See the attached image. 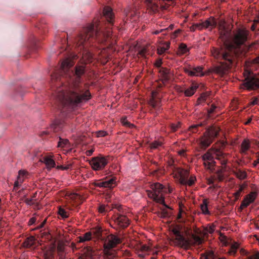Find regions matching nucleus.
I'll return each instance as SVG.
<instances>
[{
	"label": "nucleus",
	"mask_w": 259,
	"mask_h": 259,
	"mask_svg": "<svg viewBox=\"0 0 259 259\" xmlns=\"http://www.w3.org/2000/svg\"><path fill=\"white\" fill-rule=\"evenodd\" d=\"M35 241V238L33 236H30L23 242V246L25 248H30L34 244Z\"/></svg>",
	"instance_id": "obj_21"
},
{
	"label": "nucleus",
	"mask_w": 259,
	"mask_h": 259,
	"mask_svg": "<svg viewBox=\"0 0 259 259\" xmlns=\"http://www.w3.org/2000/svg\"><path fill=\"white\" fill-rule=\"evenodd\" d=\"M151 188L152 190L147 191L148 197L152 199L156 202L162 204L166 208H168L165 203L164 198L161 193L162 192L167 193L166 189L162 185L158 183L152 184Z\"/></svg>",
	"instance_id": "obj_4"
},
{
	"label": "nucleus",
	"mask_w": 259,
	"mask_h": 259,
	"mask_svg": "<svg viewBox=\"0 0 259 259\" xmlns=\"http://www.w3.org/2000/svg\"><path fill=\"white\" fill-rule=\"evenodd\" d=\"M42 162H44L48 168H51L55 166V162L52 159V156L48 155L42 158Z\"/></svg>",
	"instance_id": "obj_19"
},
{
	"label": "nucleus",
	"mask_w": 259,
	"mask_h": 259,
	"mask_svg": "<svg viewBox=\"0 0 259 259\" xmlns=\"http://www.w3.org/2000/svg\"><path fill=\"white\" fill-rule=\"evenodd\" d=\"M107 135V133L104 131H100L97 133L98 137H103Z\"/></svg>",
	"instance_id": "obj_51"
},
{
	"label": "nucleus",
	"mask_w": 259,
	"mask_h": 259,
	"mask_svg": "<svg viewBox=\"0 0 259 259\" xmlns=\"http://www.w3.org/2000/svg\"><path fill=\"white\" fill-rule=\"evenodd\" d=\"M73 64L71 59L66 58L61 63L59 70L51 75L52 84L57 88L54 93L56 103L63 112L75 109L92 97L86 88L88 84H82L85 65H76L73 70L70 69Z\"/></svg>",
	"instance_id": "obj_1"
},
{
	"label": "nucleus",
	"mask_w": 259,
	"mask_h": 259,
	"mask_svg": "<svg viewBox=\"0 0 259 259\" xmlns=\"http://www.w3.org/2000/svg\"><path fill=\"white\" fill-rule=\"evenodd\" d=\"M184 215H186V213L182 209H180L177 216V220L180 223H185L186 220Z\"/></svg>",
	"instance_id": "obj_34"
},
{
	"label": "nucleus",
	"mask_w": 259,
	"mask_h": 259,
	"mask_svg": "<svg viewBox=\"0 0 259 259\" xmlns=\"http://www.w3.org/2000/svg\"><path fill=\"white\" fill-rule=\"evenodd\" d=\"M103 16L108 23L107 26H101L100 22L96 20L94 23L83 28L82 31L75 38L74 44L80 51L85 49L93 39L101 44L113 43L110 41L112 39L110 26L113 25L114 22L112 9L105 7L103 10Z\"/></svg>",
	"instance_id": "obj_3"
},
{
	"label": "nucleus",
	"mask_w": 259,
	"mask_h": 259,
	"mask_svg": "<svg viewBox=\"0 0 259 259\" xmlns=\"http://www.w3.org/2000/svg\"><path fill=\"white\" fill-rule=\"evenodd\" d=\"M46 220H45L42 223H41L39 225H38L37 227H36V229H40V228H42L44 227L45 224H46Z\"/></svg>",
	"instance_id": "obj_59"
},
{
	"label": "nucleus",
	"mask_w": 259,
	"mask_h": 259,
	"mask_svg": "<svg viewBox=\"0 0 259 259\" xmlns=\"http://www.w3.org/2000/svg\"><path fill=\"white\" fill-rule=\"evenodd\" d=\"M83 253L87 259H96L97 257V252L90 246H87L83 249Z\"/></svg>",
	"instance_id": "obj_17"
},
{
	"label": "nucleus",
	"mask_w": 259,
	"mask_h": 259,
	"mask_svg": "<svg viewBox=\"0 0 259 259\" xmlns=\"http://www.w3.org/2000/svg\"><path fill=\"white\" fill-rule=\"evenodd\" d=\"M202 126V123L193 124L190 126L189 130L192 133H197V132H198V128Z\"/></svg>",
	"instance_id": "obj_42"
},
{
	"label": "nucleus",
	"mask_w": 259,
	"mask_h": 259,
	"mask_svg": "<svg viewBox=\"0 0 259 259\" xmlns=\"http://www.w3.org/2000/svg\"><path fill=\"white\" fill-rule=\"evenodd\" d=\"M58 146L59 147L69 148L70 147V145L68 140L62 139L61 137H59V141L58 143Z\"/></svg>",
	"instance_id": "obj_28"
},
{
	"label": "nucleus",
	"mask_w": 259,
	"mask_h": 259,
	"mask_svg": "<svg viewBox=\"0 0 259 259\" xmlns=\"http://www.w3.org/2000/svg\"><path fill=\"white\" fill-rule=\"evenodd\" d=\"M91 185L100 188L112 189L116 185V179L111 178L105 180H96L91 183Z\"/></svg>",
	"instance_id": "obj_10"
},
{
	"label": "nucleus",
	"mask_w": 259,
	"mask_h": 259,
	"mask_svg": "<svg viewBox=\"0 0 259 259\" xmlns=\"http://www.w3.org/2000/svg\"><path fill=\"white\" fill-rule=\"evenodd\" d=\"M203 164L206 168L213 170L215 165V161L203 160Z\"/></svg>",
	"instance_id": "obj_31"
},
{
	"label": "nucleus",
	"mask_w": 259,
	"mask_h": 259,
	"mask_svg": "<svg viewBox=\"0 0 259 259\" xmlns=\"http://www.w3.org/2000/svg\"><path fill=\"white\" fill-rule=\"evenodd\" d=\"M114 221L117 225L122 228H126L130 224V220L126 216L118 214L114 215Z\"/></svg>",
	"instance_id": "obj_13"
},
{
	"label": "nucleus",
	"mask_w": 259,
	"mask_h": 259,
	"mask_svg": "<svg viewBox=\"0 0 259 259\" xmlns=\"http://www.w3.org/2000/svg\"><path fill=\"white\" fill-rule=\"evenodd\" d=\"M179 127V123L178 124H172L171 125V128L173 132L176 131Z\"/></svg>",
	"instance_id": "obj_54"
},
{
	"label": "nucleus",
	"mask_w": 259,
	"mask_h": 259,
	"mask_svg": "<svg viewBox=\"0 0 259 259\" xmlns=\"http://www.w3.org/2000/svg\"><path fill=\"white\" fill-rule=\"evenodd\" d=\"M244 88L252 90L259 88V79L254 75L249 74L243 83Z\"/></svg>",
	"instance_id": "obj_8"
},
{
	"label": "nucleus",
	"mask_w": 259,
	"mask_h": 259,
	"mask_svg": "<svg viewBox=\"0 0 259 259\" xmlns=\"http://www.w3.org/2000/svg\"><path fill=\"white\" fill-rule=\"evenodd\" d=\"M36 218L34 217L31 218L29 221L28 225L30 226L34 224L36 222Z\"/></svg>",
	"instance_id": "obj_58"
},
{
	"label": "nucleus",
	"mask_w": 259,
	"mask_h": 259,
	"mask_svg": "<svg viewBox=\"0 0 259 259\" xmlns=\"http://www.w3.org/2000/svg\"><path fill=\"white\" fill-rule=\"evenodd\" d=\"M149 104L154 109L159 107L160 106L159 101L156 100L153 98L150 99Z\"/></svg>",
	"instance_id": "obj_36"
},
{
	"label": "nucleus",
	"mask_w": 259,
	"mask_h": 259,
	"mask_svg": "<svg viewBox=\"0 0 259 259\" xmlns=\"http://www.w3.org/2000/svg\"><path fill=\"white\" fill-rule=\"evenodd\" d=\"M209 258L204 253L202 254L200 256V259H208Z\"/></svg>",
	"instance_id": "obj_64"
},
{
	"label": "nucleus",
	"mask_w": 259,
	"mask_h": 259,
	"mask_svg": "<svg viewBox=\"0 0 259 259\" xmlns=\"http://www.w3.org/2000/svg\"><path fill=\"white\" fill-rule=\"evenodd\" d=\"M182 227L176 226L172 229V232L175 236V241L177 245L185 249L189 248L191 243L190 241L186 238L181 232Z\"/></svg>",
	"instance_id": "obj_7"
},
{
	"label": "nucleus",
	"mask_w": 259,
	"mask_h": 259,
	"mask_svg": "<svg viewBox=\"0 0 259 259\" xmlns=\"http://www.w3.org/2000/svg\"><path fill=\"white\" fill-rule=\"evenodd\" d=\"M82 55L83 59L84 60V61L90 62L91 61V60L93 58L92 54L87 50H85L83 52Z\"/></svg>",
	"instance_id": "obj_33"
},
{
	"label": "nucleus",
	"mask_w": 259,
	"mask_h": 259,
	"mask_svg": "<svg viewBox=\"0 0 259 259\" xmlns=\"http://www.w3.org/2000/svg\"><path fill=\"white\" fill-rule=\"evenodd\" d=\"M193 27H195V28H196V29H198L199 30H201V29H203L202 22L200 23L194 24H193Z\"/></svg>",
	"instance_id": "obj_52"
},
{
	"label": "nucleus",
	"mask_w": 259,
	"mask_h": 259,
	"mask_svg": "<svg viewBox=\"0 0 259 259\" xmlns=\"http://www.w3.org/2000/svg\"><path fill=\"white\" fill-rule=\"evenodd\" d=\"M148 8L152 12H155L157 10L158 6L152 0H145Z\"/></svg>",
	"instance_id": "obj_27"
},
{
	"label": "nucleus",
	"mask_w": 259,
	"mask_h": 259,
	"mask_svg": "<svg viewBox=\"0 0 259 259\" xmlns=\"http://www.w3.org/2000/svg\"><path fill=\"white\" fill-rule=\"evenodd\" d=\"M252 63L254 64H259V56L256 57L252 60Z\"/></svg>",
	"instance_id": "obj_62"
},
{
	"label": "nucleus",
	"mask_w": 259,
	"mask_h": 259,
	"mask_svg": "<svg viewBox=\"0 0 259 259\" xmlns=\"http://www.w3.org/2000/svg\"><path fill=\"white\" fill-rule=\"evenodd\" d=\"M189 50L186 44L181 43L180 44L177 51V54L179 56L185 55L189 52Z\"/></svg>",
	"instance_id": "obj_22"
},
{
	"label": "nucleus",
	"mask_w": 259,
	"mask_h": 259,
	"mask_svg": "<svg viewBox=\"0 0 259 259\" xmlns=\"http://www.w3.org/2000/svg\"><path fill=\"white\" fill-rule=\"evenodd\" d=\"M243 190H244V187L242 185L240 186L239 190H237L234 193V195H235L236 199H239V197L240 196L241 193L243 191Z\"/></svg>",
	"instance_id": "obj_46"
},
{
	"label": "nucleus",
	"mask_w": 259,
	"mask_h": 259,
	"mask_svg": "<svg viewBox=\"0 0 259 259\" xmlns=\"http://www.w3.org/2000/svg\"><path fill=\"white\" fill-rule=\"evenodd\" d=\"M217 107L213 105V104H212L211 105V107L210 108V109L208 110V113L209 114H212L214 112L215 109H216Z\"/></svg>",
	"instance_id": "obj_56"
},
{
	"label": "nucleus",
	"mask_w": 259,
	"mask_h": 259,
	"mask_svg": "<svg viewBox=\"0 0 259 259\" xmlns=\"http://www.w3.org/2000/svg\"><path fill=\"white\" fill-rule=\"evenodd\" d=\"M92 233L91 232H88L85 233L83 236H79L78 242H83L90 240L92 238Z\"/></svg>",
	"instance_id": "obj_29"
},
{
	"label": "nucleus",
	"mask_w": 259,
	"mask_h": 259,
	"mask_svg": "<svg viewBox=\"0 0 259 259\" xmlns=\"http://www.w3.org/2000/svg\"><path fill=\"white\" fill-rule=\"evenodd\" d=\"M26 173H27L26 171H25L24 170H19V175L18 176L17 180L19 181V182L20 184H22L23 182V181L24 180V176L26 175Z\"/></svg>",
	"instance_id": "obj_35"
},
{
	"label": "nucleus",
	"mask_w": 259,
	"mask_h": 259,
	"mask_svg": "<svg viewBox=\"0 0 259 259\" xmlns=\"http://www.w3.org/2000/svg\"><path fill=\"white\" fill-rule=\"evenodd\" d=\"M248 34L249 31L246 28H238L233 32L232 43L225 42L220 48H211L212 56L222 61V65L216 68V72L218 74L221 75L225 74L234 65L237 56L240 51V47L247 41Z\"/></svg>",
	"instance_id": "obj_2"
},
{
	"label": "nucleus",
	"mask_w": 259,
	"mask_h": 259,
	"mask_svg": "<svg viewBox=\"0 0 259 259\" xmlns=\"http://www.w3.org/2000/svg\"><path fill=\"white\" fill-rule=\"evenodd\" d=\"M196 180L195 177L191 176L189 179H187L186 184L184 185H188L191 186L193 185Z\"/></svg>",
	"instance_id": "obj_41"
},
{
	"label": "nucleus",
	"mask_w": 259,
	"mask_h": 259,
	"mask_svg": "<svg viewBox=\"0 0 259 259\" xmlns=\"http://www.w3.org/2000/svg\"><path fill=\"white\" fill-rule=\"evenodd\" d=\"M220 142H221V146H222V147H225V146H226V145H227V141H225V140H222V141H220Z\"/></svg>",
	"instance_id": "obj_63"
},
{
	"label": "nucleus",
	"mask_w": 259,
	"mask_h": 259,
	"mask_svg": "<svg viewBox=\"0 0 259 259\" xmlns=\"http://www.w3.org/2000/svg\"><path fill=\"white\" fill-rule=\"evenodd\" d=\"M162 143L160 141H155L150 144V147L151 149H157L161 146Z\"/></svg>",
	"instance_id": "obj_44"
},
{
	"label": "nucleus",
	"mask_w": 259,
	"mask_h": 259,
	"mask_svg": "<svg viewBox=\"0 0 259 259\" xmlns=\"http://www.w3.org/2000/svg\"><path fill=\"white\" fill-rule=\"evenodd\" d=\"M21 184L19 182V181H16L14 183V189H16V188H18Z\"/></svg>",
	"instance_id": "obj_61"
},
{
	"label": "nucleus",
	"mask_w": 259,
	"mask_h": 259,
	"mask_svg": "<svg viewBox=\"0 0 259 259\" xmlns=\"http://www.w3.org/2000/svg\"><path fill=\"white\" fill-rule=\"evenodd\" d=\"M234 173L235 176L241 180L245 179L247 177V173L240 169L236 170Z\"/></svg>",
	"instance_id": "obj_25"
},
{
	"label": "nucleus",
	"mask_w": 259,
	"mask_h": 259,
	"mask_svg": "<svg viewBox=\"0 0 259 259\" xmlns=\"http://www.w3.org/2000/svg\"><path fill=\"white\" fill-rule=\"evenodd\" d=\"M94 151L93 149L88 150L86 151V155L88 156H91Z\"/></svg>",
	"instance_id": "obj_60"
},
{
	"label": "nucleus",
	"mask_w": 259,
	"mask_h": 259,
	"mask_svg": "<svg viewBox=\"0 0 259 259\" xmlns=\"http://www.w3.org/2000/svg\"><path fill=\"white\" fill-rule=\"evenodd\" d=\"M163 79L167 81L170 79V70L166 68H161L159 71Z\"/></svg>",
	"instance_id": "obj_26"
},
{
	"label": "nucleus",
	"mask_w": 259,
	"mask_h": 259,
	"mask_svg": "<svg viewBox=\"0 0 259 259\" xmlns=\"http://www.w3.org/2000/svg\"><path fill=\"white\" fill-rule=\"evenodd\" d=\"M91 232L97 237H100L102 235V229L99 227L94 228Z\"/></svg>",
	"instance_id": "obj_38"
},
{
	"label": "nucleus",
	"mask_w": 259,
	"mask_h": 259,
	"mask_svg": "<svg viewBox=\"0 0 259 259\" xmlns=\"http://www.w3.org/2000/svg\"><path fill=\"white\" fill-rule=\"evenodd\" d=\"M256 197L255 192H251L249 194L246 195L241 202L240 208L241 209L247 207L249 204L254 202Z\"/></svg>",
	"instance_id": "obj_14"
},
{
	"label": "nucleus",
	"mask_w": 259,
	"mask_h": 259,
	"mask_svg": "<svg viewBox=\"0 0 259 259\" xmlns=\"http://www.w3.org/2000/svg\"><path fill=\"white\" fill-rule=\"evenodd\" d=\"M121 122L123 125L128 126V127H133L134 125L133 124L130 123L127 120L126 118H121Z\"/></svg>",
	"instance_id": "obj_49"
},
{
	"label": "nucleus",
	"mask_w": 259,
	"mask_h": 259,
	"mask_svg": "<svg viewBox=\"0 0 259 259\" xmlns=\"http://www.w3.org/2000/svg\"><path fill=\"white\" fill-rule=\"evenodd\" d=\"M202 68L200 66H197L191 70L188 68L185 69V72L188 73L190 76H198V73H200V76H202L204 74L202 72Z\"/></svg>",
	"instance_id": "obj_18"
},
{
	"label": "nucleus",
	"mask_w": 259,
	"mask_h": 259,
	"mask_svg": "<svg viewBox=\"0 0 259 259\" xmlns=\"http://www.w3.org/2000/svg\"><path fill=\"white\" fill-rule=\"evenodd\" d=\"M146 53V50L145 49H143L139 52L138 55H139L141 57H145Z\"/></svg>",
	"instance_id": "obj_53"
},
{
	"label": "nucleus",
	"mask_w": 259,
	"mask_h": 259,
	"mask_svg": "<svg viewBox=\"0 0 259 259\" xmlns=\"http://www.w3.org/2000/svg\"><path fill=\"white\" fill-rule=\"evenodd\" d=\"M62 125L60 121H56L51 125V128L54 132H57L61 128H62Z\"/></svg>",
	"instance_id": "obj_30"
},
{
	"label": "nucleus",
	"mask_w": 259,
	"mask_h": 259,
	"mask_svg": "<svg viewBox=\"0 0 259 259\" xmlns=\"http://www.w3.org/2000/svg\"><path fill=\"white\" fill-rule=\"evenodd\" d=\"M217 21L212 17H210L209 18L202 22L203 28H208L210 30H211L213 28H215L217 26Z\"/></svg>",
	"instance_id": "obj_16"
},
{
	"label": "nucleus",
	"mask_w": 259,
	"mask_h": 259,
	"mask_svg": "<svg viewBox=\"0 0 259 259\" xmlns=\"http://www.w3.org/2000/svg\"><path fill=\"white\" fill-rule=\"evenodd\" d=\"M170 47V42L168 41L165 42L161 46H159L157 48V53L159 55H162L166 51L168 50Z\"/></svg>",
	"instance_id": "obj_23"
},
{
	"label": "nucleus",
	"mask_w": 259,
	"mask_h": 259,
	"mask_svg": "<svg viewBox=\"0 0 259 259\" xmlns=\"http://www.w3.org/2000/svg\"><path fill=\"white\" fill-rule=\"evenodd\" d=\"M202 159L203 160L214 161L213 157L209 152H206L202 155Z\"/></svg>",
	"instance_id": "obj_43"
},
{
	"label": "nucleus",
	"mask_w": 259,
	"mask_h": 259,
	"mask_svg": "<svg viewBox=\"0 0 259 259\" xmlns=\"http://www.w3.org/2000/svg\"><path fill=\"white\" fill-rule=\"evenodd\" d=\"M24 201L27 205H32L33 204L32 198H26Z\"/></svg>",
	"instance_id": "obj_55"
},
{
	"label": "nucleus",
	"mask_w": 259,
	"mask_h": 259,
	"mask_svg": "<svg viewBox=\"0 0 259 259\" xmlns=\"http://www.w3.org/2000/svg\"><path fill=\"white\" fill-rule=\"evenodd\" d=\"M58 214L63 218L66 219L69 217L68 213L63 208L59 207Z\"/></svg>",
	"instance_id": "obj_37"
},
{
	"label": "nucleus",
	"mask_w": 259,
	"mask_h": 259,
	"mask_svg": "<svg viewBox=\"0 0 259 259\" xmlns=\"http://www.w3.org/2000/svg\"><path fill=\"white\" fill-rule=\"evenodd\" d=\"M246 259H259V252L247 254Z\"/></svg>",
	"instance_id": "obj_45"
},
{
	"label": "nucleus",
	"mask_w": 259,
	"mask_h": 259,
	"mask_svg": "<svg viewBox=\"0 0 259 259\" xmlns=\"http://www.w3.org/2000/svg\"><path fill=\"white\" fill-rule=\"evenodd\" d=\"M108 162V159L101 155L92 158L90 162L93 169L99 170L103 169Z\"/></svg>",
	"instance_id": "obj_9"
},
{
	"label": "nucleus",
	"mask_w": 259,
	"mask_h": 259,
	"mask_svg": "<svg viewBox=\"0 0 259 259\" xmlns=\"http://www.w3.org/2000/svg\"><path fill=\"white\" fill-rule=\"evenodd\" d=\"M208 202L206 199H204L202 201V203L200 205L201 210L204 214H210V211L208 209Z\"/></svg>",
	"instance_id": "obj_24"
},
{
	"label": "nucleus",
	"mask_w": 259,
	"mask_h": 259,
	"mask_svg": "<svg viewBox=\"0 0 259 259\" xmlns=\"http://www.w3.org/2000/svg\"><path fill=\"white\" fill-rule=\"evenodd\" d=\"M109 209V207L107 206H105L104 205H101L99 207L98 210L100 213H104Z\"/></svg>",
	"instance_id": "obj_47"
},
{
	"label": "nucleus",
	"mask_w": 259,
	"mask_h": 259,
	"mask_svg": "<svg viewBox=\"0 0 259 259\" xmlns=\"http://www.w3.org/2000/svg\"><path fill=\"white\" fill-rule=\"evenodd\" d=\"M220 128L219 127L212 126L207 129L203 136L201 139L200 144L204 148L208 147L213 140L218 137Z\"/></svg>",
	"instance_id": "obj_6"
},
{
	"label": "nucleus",
	"mask_w": 259,
	"mask_h": 259,
	"mask_svg": "<svg viewBox=\"0 0 259 259\" xmlns=\"http://www.w3.org/2000/svg\"><path fill=\"white\" fill-rule=\"evenodd\" d=\"M209 95V94L207 93H204V94H203L201 95V96L198 99V100H197V104H200V102L201 101H204L206 99V97Z\"/></svg>",
	"instance_id": "obj_48"
},
{
	"label": "nucleus",
	"mask_w": 259,
	"mask_h": 259,
	"mask_svg": "<svg viewBox=\"0 0 259 259\" xmlns=\"http://www.w3.org/2000/svg\"><path fill=\"white\" fill-rule=\"evenodd\" d=\"M197 88L196 86L192 85L191 87L186 90L184 92L185 96L187 97L192 96L195 93Z\"/></svg>",
	"instance_id": "obj_32"
},
{
	"label": "nucleus",
	"mask_w": 259,
	"mask_h": 259,
	"mask_svg": "<svg viewBox=\"0 0 259 259\" xmlns=\"http://www.w3.org/2000/svg\"><path fill=\"white\" fill-rule=\"evenodd\" d=\"M250 148V144L249 141L248 139H244L241 144L240 152L242 154H246Z\"/></svg>",
	"instance_id": "obj_20"
},
{
	"label": "nucleus",
	"mask_w": 259,
	"mask_h": 259,
	"mask_svg": "<svg viewBox=\"0 0 259 259\" xmlns=\"http://www.w3.org/2000/svg\"><path fill=\"white\" fill-rule=\"evenodd\" d=\"M215 158L220 161L222 168L218 170L217 173L220 175L225 170L226 164L228 162L227 154L222 151L217 150L215 152Z\"/></svg>",
	"instance_id": "obj_11"
},
{
	"label": "nucleus",
	"mask_w": 259,
	"mask_h": 259,
	"mask_svg": "<svg viewBox=\"0 0 259 259\" xmlns=\"http://www.w3.org/2000/svg\"><path fill=\"white\" fill-rule=\"evenodd\" d=\"M205 254L209 258H213L214 256V253L212 250H207L205 252Z\"/></svg>",
	"instance_id": "obj_50"
},
{
	"label": "nucleus",
	"mask_w": 259,
	"mask_h": 259,
	"mask_svg": "<svg viewBox=\"0 0 259 259\" xmlns=\"http://www.w3.org/2000/svg\"><path fill=\"white\" fill-rule=\"evenodd\" d=\"M238 247L239 244H237V243L233 244L231 245L230 250L229 251L230 254L231 255H235Z\"/></svg>",
	"instance_id": "obj_40"
},
{
	"label": "nucleus",
	"mask_w": 259,
	"mask_h": 259,
	"mask_svg": "<svg viewBox=\"0 0 259 259\" xmlns=\"http://www.w3.org/2000/svg\"><path fill=\"white\" fill-rule=\"evenodd\" d=\"M120 243V239L116 236L110 234L108 236L104 243L103 252L107 259H114L115 257V250L114 248Z\"/></svg>",
	"instance_id": "obj_5"
},
{
	"label": "nucleus",
	"mask_w": 259,
	"mask_h": 259,
	"mask_svg": "<svg viewBox=\"0 0 259 259\" xmlns=\"http://www.w3.org/2000/svg\"><path fill=\"white\" fill-rule=\"evenodd\" d=\"M162 60L161 59H158L156 61L155 65L157 67H160L161 65H162Z\"/></svg>",
	"instance_id": "obj_57"
},
{
	"label": "nucleus",
	"mask_w": 259,
	"mask_h": 259,
	"mask_svg": "<svg viewBox=\"0 0 259 259\" xmlns=\"http://www.w3.org/2000/svg\"><path fill=\"white\" fill-rule=\"evenodd\" d=\"M192 238L196 244L200 245L203 242V239L198 235L192 234Z\"/></svg>",
	"instance_id": "obj_39"
},
{
	"label": "nucleus",
	"mask_w": 259,
	"mask_h": 259,
	"mask_svg": "<svg viewBox=\"0 0 259 259\" xmlns=\"http://www.w3.org/2000/svg\"><path fill=\"white\" fill-rule=\"evenodd\" d=\"M189 176V171L187 170L177 168L176 171L175 177L177 178L181 185H185L186 180Z\"/></svg>",
	"instance_id": "obj_12"
},
{
	"label": "nucleus",
	"mask_w": 259,
	"mask_h": 259,
	"mask_svg": "<svg viewBox=\"0 0 259 259\" xmlns=\"http://www.w3.org/2000/svg\"><path fill=\"white\" fill-rule=\"evenodd\" d=\"M151 248L146 244H141L138 247L137 254L139 256L144 258L146 255L149 254Z\"/></svg>",
	"instance_id": "obj_15"
}]
</instances>
